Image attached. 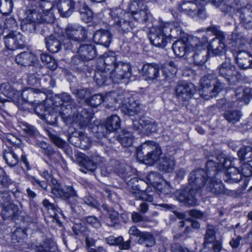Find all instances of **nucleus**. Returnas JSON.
I'll return each mask as SVG.
<instances>
[{
  "label": "nucleus",
  "instance_id": "5701e85b",
  "mask_svg": "<svg viewBox=\"0 0 252 252\" xmlns=\"http://www.w3.org/2000/svg\"><path fill=\"white\" fill-rule=\"evenodd\" d=\"M0 90L2 94L8 98L12 99L15 103H20L21 92L8 83H2L0 86Z\"/></svg>",
  "mask_w": 252,
  "mask_h": 252
},
{
  "label": "nucleus",
  "instance_id": "2eb2a0df",
  "mask_svg": "<svg viewBox=\"0 0 252 252\" xmlns=\"http://www.w3.org/2000/svg\"><path fill=\"white\" fill-rule=\"evenodd\" d=\"M120 103L122 104V111L125 114L128 116H132L138 114L142 109L139 101L132 96L128 97L124 95L122 100L120 102Z\"/></svg>",
  "mask_w": 252,
  "mask_h": 252
},
{
  "label": "nucleus",
  "instance_id": "f257e3e1",
  "mask_svg": "<svg viewBox=\"0 0 252 252\" xmlns=\"http://www.w3.org/2000/svg\"><path fill=\"white\" fill-rule=\"evenodd\" d=\"M216 176L211 178L207 170L206 171L202 169L193 170L190 174L189 179V190L181 191L177 196L178 200L190 206L194 205L196 203L195 193L197 190L204 187L207 177L208 183L206 186L208 191L216 195L224 193V187L220 181L215 180Z\"/></svg>",
  "mask_w": 252,
  "mask_h": 252
},
{
  "label": "nucleus",
  "instance_id": "79ce46f5",
  "mask_svg": "<svg viewBox=\"0 0 252 252\" xmlns=\"http://www.w3.org/2000/svg\"><path fill=\"white\" fill-rule=\"evenodd\" d=\"M242 114L239 111L230 110L224 114L225 119L230 123L234 124L239 121Z\"/></svg>",
  "mask_w": 252,
  "mask_h": 252
},
{
  "label": "nucleus",
  "instance_id": "a878e982",
  "mask_svg": "<svg viewBox=\"0 0 252 252\" xmlns=\"http://www.w3.org/2000/svg\"><path fill=\"white\" fill-rule=\"evenodd\" d=\"M116 55L114 53L105 54L103 56V64L100 67L97 68L96 71H101L104 73V76L110 71L113 69L117 64Z\"/></svg>",
  "mask_w": 252,
  "mask_h": 252
},
{
  "label": "nucleus",
  "instance_id": "9b49d317",
  "mask_svg": "<svg viewBox=\"0 0 252 252\" xmlns=\"http://www.w3.org/2000/svg\"><path fill=\"white\" fill-rule=\"evenodd\" d=\"M219 75L230 84H235L240 77L236 66L230 61H225L217 68Z\"/></svg>",
  "mask_w": 252,
  "mask_h": 252
},
{
  "label": "nucleus",
  "instance_id": "7ed1b4c3",
  "mask_svg": "<svg viewBox=\"0 0 252 252\" xmlns=\"http://www.w3.org/2000/svg\"><path fill=\"white\" fill-rule=\"evenodd\" d=\"M104 74L103 72L95 71L94 78L97 85H108L112 82L119 83L123 79L130 77L131 67L128 63L119 62L112 70L103 76Z\"/></svg>",
  "mask_w": 252,
  "mask_h": 252
},
{
  "label": "nucleus",
  "instance_id": "09e8293b",
  "mask_svg": "<svg viewBox=\"0 0 252 252\" xmlns=\"http://www.w3.org/2000/svg\"><path fill=\"white\" fill-rule=\"evenodd\" d=\"M13 7V0H0V12L2 15H9L12 12Z\"/></svg>",
  "mask_w": 252,
  "mask_h": 252
},
{
  "label": "nucleus",
  "instance_id": "58836bf2",
  "mask_svg": "<svg viewBox=\"0 0 252 252\" xmlns=\"http://www.w3.org/2000/svg\"><path fill=\"white\" fill-rule=\"evenodd\" d=\"M116 93L114 92H109L106 94L105 96H103V102L108 107H112L113 105L117 102H121L124 94H119L117 98H115Z\"/></svg>",
  "mask_w": 252,
  "mask_h": 252
},
{
  "label": "nucleus",
  "instance_id": "4be33fe9",
  "mask_svg": "<svg viewBox=\"0 0 252 252\" xmlns=\"http://www.w3.org/2000/svg\"><path fill=\"white\" fill-rule=\"evenodd\" d=\"M58 11L63 17H68L76 8V4L73 0H54Z\"/></svg>",
  "mask_w": 252,
  "mask_h": 252
},
{
  "label": "nucleus",
  "instance_id": "423d86ee",
  "mask_svg": "<svg viewBox=\"0 0 252 252\" xmlns=\"http://www.w3.org/2000/svg\"><path fill=\"white\" fill-rule=\"evenodd\" d=\"M200 95L205 99L216 96L222 90L223 85L211 74L203 77L200 82Z\"/></svg>",
  "mask_w": 252,
  "mask_h": 252
},
{
  "label": "nucleus",
  "instance_id": "e433bc0d",
  "mask_svg": "<svg viewBox=\"0 0 252 252\" xmlns=\"http://www.w3.org/2000/svg\"><path fill=\"white\" fill-rule=\"evenodd\" d=\"M45 43L47 49L52 53H56L61 48L60 41L52 35L45 38Z\"/></svg>",
  "mask_w": 252,
  "mask_h": 252
},
{
  "label": "nucleus",
  "instance_id": "680f3d73",
  "mask_svg": "<svg viewBox=\"0 0 252 252\" xmlns=\"http://www.w3.org/2000/svg\"><path fill=\"white\" fill-rule=\"evenodd\" d=\"M35 94V90L32 88H28L24 89L22 93H21V99L24 101H28L30 97H32V95Z\"/></svg>",
  "mask_w": 252,
  "mask_h": 252
},
{
  "label": "nucleus",
  "instance_id": "c9c22d12",
  "mask_svg": "<svg viewBox=\"0 0 252 252\" xmlns=\"http://www.w3.org/2000/svg\"><path fill=\"white\" fill-rule=\"evenodd\" d=\"M121 121L120 118L116 115L109 117L106 121L105 127L109 132L116 131L120 128Z\"/></svg>",
  "mask_w": 252,
  "mask_h": 252
},
{
  "label": "nucleus",
  "instance_id": "393cba45",
  "mask_svg": "<svg viewBox=\"0 0 252 252\" xmlns=\"http://www.w3.org/2000/svg\"><path fill=\"white\" fill-rule=\"evenodd\" d=\"M96 55V51L94 45L83 44L79 46L77 52L76 57L81 61L90 60Z\"/></svg>",
  "mask_w": 252,
  "mask_h": 252
},
{
  "label": "nucleus",
  "instance_id": "de8ad7c7",
  "mask_svg": "<svg viewBox=\"0 0 252 252\" xmlns=\"http://www.w3.org/2000/svg\"><path fill=\"white\" fill-rule=\"evenodd\" d=\"M53 186L52 187V193L57 198L64 200V186H62L55 179H52Z\"/></svg>",
  "mask_w": 252,
  "mask_h": 252
},
{
  "label": "nucleus",
  "instance_id": "dca6fc26",
  "mask_svg": "<svg viewBox=\"0 0 252 252\" xmlns=\"http://www.w3.org/2000/svg\"><path fill=\"white\" fill-rule=\"evenodd\" d=\"M5 47L10 50L22 49L25 46L23 35L16 32H10L4 37Z\"/></svg>",
  "mask_w": 252,
  "mask_h": 252
},
{
  "label": "nucleus",
  "instance_id": "3c124183",
  "mask_svg": "<svg viewBox=\"0 0 252 252\" xmlns=\"http://www.w3.org/2000/svg\"><path fill=\"white\" fill-rule=\"evenodd\" d=\"M21 128L23 131L31 137H36L39 135L37 129L33 126L27 123H22Z\"/></svg>",
  "mask_w": 252,
  "mask_h": 252
},
{
  "label": "nucleus",
  "instance_id": "6e6552de",
  "mask_svg": "<svg viewBox=\"0 0 252 252\" xmlns=\"http://www.w3.org/2000/svg\"><path fill=\"white\" fill-rule=\"evenodd\" d=\"M202 0H182L179 4L181 12L193 18L205 19L207 17Z\"/></svg>",
  "mask_w": 252,
  "mask_h": 252
},
{
  "label": "nucleus",
  "instance_id": "5fc2aeb1",
  "mask_svg": "<svg viewBox=\"0 0 252 252\" xmlns=\"http://www.w3.org/2000/svg\"><path fill=\"white\" fill-rule=\"evenodd\" d=\"M74 94L77 98L80 99H88V97L90 94V91L87 88H79L76 89L72 91Z\"/></svg>",
  "mask_w": 252,
  "mask_h": 252
},
{
  "label": "nucleus",
  "instance_id": "9d476101",
  "mask_svg": "<svg viewBox=\"0 0 252 252\" xmlns=\"http://www.w3.org/2000/svg\"><path fill=\"white\" fill-rule=\"evenodd\" d=\"M193 41L194 43H191V46L194 47V53L193 55L194 63L198 65H203L208 59L209 52L206 49L207 47V38L204 37L202 41H199L197 37H194Z\"/></svg>",
  "mask_w": 252,
  "mask_h": 252
},
{
  "label": "nucleus",
  "instance_id": "13d9d810",
  "mask_svg": "<svg viewBox=\"0 0 252 252\" xmlns=\"http://www.w3.org/2000/svg\"><path fill=\"white\" fill-rule=\"evenodd\" d=\"M47 133L50 140L55 145L60 148H62L64 147L65 142L63 140L57 136L53 134L49 130H47Z\"/></svg>",
  "mask_w": 252,
  "mask_h": 252
},
{
  "label": "nucleus",
  "instance_id": "603ef678",
  "mask_svg": "<svg viewBox=\"0 0 252 252\" xmlns=\"http://www.w3.org/2000/svg\"><path fill=\"white\" fill-rule=\"evenodd\" d=\"M139 241L140 243L147 247H152L156 243L155 238L149 233H143Z\"/></svg>",
  "mask_w": 252,
  "mask_h": 252
},
{
  "label": "nucleus",
  "instance_id": "cd10ccee",
  "mask_svg": "<svg viewBox=\"0 0 252 252\" xmlns=\"http://www.w3.org/2000/svg\"><path fill=\"white\" fill-rule=\"evenodd\" d=\"M155 127L154 123L145 118H141L139 121H134L133 123V128L138 134H140L143 130L146 132L154 131Z\"/></svg>",
  "mask_w": 252,
  "mask_h": 252
},
{
  "label": "nucleus",
  "instance_id": "c85d7f7f",
  "mask_svg": "<svg viewBox=\"0 0 252 252\" xmlns=\"http://www.w3.org/2000/svg\"><path fill=\"white\" fill-rule=\"evenodd\" d=\"M20 214L21 211L18 206L10 203L3 207L1 216L4 220H15L18 219Z\"/></svg>",
  "mask_w": 252,
  "mask_h": 252
},
{
  "label": "nucleus",
  "instance_id": "39448f33",
  "mask_svg": "<svg viewBox=\"0 0 252 252\" xmlns=\"http://www.w3.org/2000/svg\"><path fill=\"white\" fill-rule=\"evenodd\" d=\"M85 30L78 24L67 25L63 34V44L66 49L75 51L77 46L83 40Z\"/></svg>",
  "mask_w": 252,
  "mask_h": 252
},
{
  "label": "nucleus",
  "instance_id": "052dcab7",
  "mask_svg": "<svg viewBox=\"0 0 252 252\" xmlns=\"http://www.w3.org/2000/svg\"><path fill=\"white\" fill-rule=\"evenodd\" d=\"M35 252H52L49 241H44L40 245L36 246Z\"/></svg>",
  "mask_w": 252,
  "mask_h": 252
},
{
  "label": "nucleus",
  "instance_id": "f704fd0d",
  "mask_svg": "<svg viewBox=\"0 0 252 252\" xmlns=\"http://www.w3.org/2000/svg\"><path fill=\"white\" fill-rule=\"evenodd\" d=\"M244 3L241 0H224V5L221 10L224 12H231L240 10L243 7Z\"/></svg>",
  "mask_w": 252,
  "mask_h": 252
},
{
  "label": "nucleus",
  "instance_id": "412c9836",
  "mask_svg": "<svg viewBox=\"0 0 252 252\" xmlns=\"http://www.w3.org/2000/svg\"><path fill=\"white\" fill-rule=\"evenodd\" d=\"M236 63L240 69H252V55L245 51H238L234 53Z\"/></svg>",
  "mask_w": 252,
  "mask_h": 252
},
{
  "label": "nucleus",
  "instance_id": "4c0bfd02",
  "mask_svg": "<svg viewBox=\"0 0 252 252\" xmlns=\"http://www.w3.org/2000/svg\"><path fill=\"white\" fill-rule=\"evenodd\" d=\"M19 151H22L19 148L16 149V153L14 151L9 150L8 152L4 151L3 153V158L6 163L10 166H14L18 163V156L16 153Z\"/></svg>",
  "mask_w": 252,
  "mask_h": 252
},
{
  "label": "nucleus",
  "instance_id": "338daca9",
  "mask_svg": "<svg viewBox=\"0 0 252 252\" xmlns=\"http://www.w3.org/2000/svg\"><path fill=\"white\" fill-rule=\"evenodd\" d=\"M4 28L9 30H14L17 27L15 20L12 17L6 18L4 23Z\"/></svg>",
  "mask_w": 252,
  "mask_h": 252
},
{
  "label": "nucleus",
  "instance_id": "72a5a7b5",
  "mask_svg": "<svg viewBox=\"0 0 252 252\" xmlns=\"http://www.w3.org/2000/svg\"><path fill=\"white\" fill-rule=\"evenodd\" d=\"M159 169L165 172H171L174 169L175 161L173 157L165 156L160 158L158 161Z\"/></svg>",
  "mask_w": 252,
  "mask_h": 252
},
{
  "label": "nucleus",
  "instance_id": "bb28decb",
  "mask_svg": "<svg viewBox=\"0 0 252 252\" xmlns=\"http://www.w3.org/2000/svg\"><path fill=\"white\" fill-rule=\"evenodd\" d=\"M111 34L108 31L99 30L95 32L93 40L94 43L107 47L111 42Z\"/></svg>",
  "mask_w": 252,
  "mask_h": 252
},
{
  "label": "nucleus",
  "instance_id": "bf43d9fd",
  "mask_svg": "<svg viewBox=\"0 0 252 252\" xmlns=\"http://www.w3.org/2000/svg\"><path fill=\"white\" fill-rule=\"evenodd\" d=\"M64 200H67L70 197L77 196L76 191L70 186H64Z\"/></svg>",
  "mask_w": 252,
  "mask_h": 252
},
{
  "label": "nucleus",
  "instance_id": "1a4fd4ad",
  "mask_svg": "<svg viewBox=\"0 0 252 252\" xmlns=\"http://www.w3.org/2000/svg\"><path fill=\"white\" fill-rule=\"evenodd\" d=\"M129 9L130 17L139 23L147 22L151 16L150 12L145 5V0H131Z\"/></svg>",
  "mask_w": 252,
  "mask_h": 252
},
{
  "label": "nucleus",
  "instance_id": "69168bd1",
  "mask_svg": "<svg viewBox=\"0 0 252 252\" xmlns=\"http://www.w3.org/2000/svg\"><path fill=\"white\" fill-rule=\"evenodd\" d=\"M240 173L242 176L249 177L252 175V166L248 162H245L241 166Z\"/></svg>",
  "mask_w": 252,
  "mask_h": 252
},
{
  "label": "nucleus",
  "instance_id": "aec40b11",
  "mask_svg": "<svg viewBox=\"0 0 252 252\" xmlns=\"http://www.w3.org/2000/svg\"><path fill=\"white\" fill-rule=\"evenodd\" d=\"M100 161V157L97 156L89 157L85 155L81 157L79 165L82 167L80 171L86 173L87 171L93 172L97 167V164Z\"/></svg>",
  "mask_w": 252,
  "mask_h": 252
},
{
  "label": "nucleus",
  "instance_id": "b1692460",
  "mask_svg": "<svg viewBox=\"0 0 252 252\" xmlns=\"http://www.w3.org/2000/svg\"><path fill=\"white\" fill-rule=\"evenodd\" d=\"M207 50L209 52H211L215 56H221L224 54L226 50V46L223 38L217 37L213 38L210 42Z\"/></svg>",
  "mask_w": 252,
  "mask_h": 252
},
{
  "label": "nucleus",
  "instance_id": "f8f14e48",
  "mask_svg": "<svg viewBox=\"0 0 252 252\" xmlns=\"http://www.w3.org/2000/svg\"><path fill=\"white\" fill-rule=\"evenodd\" d=\"M57 98L61 100L62 103H59V105L54 103L52 108L53 112L59 113L63 118L68 117L70 119V116L66 115L69 113L74 105V101L71 99V96L67 93H63L58 94Z\"/></svg>",
  "mask_w": 252,
  "mask_h": 252
},
{
  "label": "nucleus",
  "instance_id": "473e14b6",
  "mask_svg": "<svg viewBox=\"0 0 252 252\" xmlns=\"http://www.w3.org/2000/svg\"><path fill=\"white\" fill-rule=\"evenodd\" d=\"M36 60V57L31 52H23L15 57L16 62L20 65L27 66L31 65Z\"/></svg>",
  "mask_w": 252,
  "mask_h": 252
},
{
  "label": "nucleus",
  "instance_id": "c03bdc74",
  "mask_svg": "<svg viewBox=\"0 0 252 252\" xmlns=\"http://www.w3.org/2000/svg\"><path fill=\"white\" fill-rule=\"evenodd\" d=\"M162 72L164 76V78L162 80L173 77L177 72V69L174 63L173 62H170L168 63L165 64L163 67Z\"/></svg>",
  "mask_w": 252,
  "mask_h": 252
},
{
  "label": "nucleus",
  "instance_id": "a18cd8bd",
  "mask_svg": "<svg viewBox=\"0 0 252 252\" xmlns=\"http://www.w3.org/2000/svg\"><path fill=\"white\" fill-rule=\"evenodd\" d=\"M102 208L109 215V218L110 221L109 222H107L108 225L111 226H114L115 224L118 223L119 213L112 209L109 208L105 204L102 205Z\"/></svg>",
  "mask_w": 252,
  "mask_h": 252
},
{
  "label": "nucleus",
  "instance_id": "ea45409f",
  "mask_svg": "<svg viewBox=\"0 0 252 252\" xmlns=\"http://www.w3.org/2000/svg\"><path fill=\"white\" fill-rule=\"evenodd\" d=\"M76 8L78 9L83 20H86L87 21L91 20L93 17V13L84 2L79 1L76 4Z\"/></svg>",
  "mask_w": 252,
  "mask_h": 252
},
{
  "label": "nucleus",
  "instance_id": "7c9ffc66",
  "mask_svg": "<svg viewBox=\"0 0 252 252\" xmlns=\"http://www.w3.org/2000/svg\"><path fill=\"white\" fill-rule=\"evenodd\" d=\"M163 30L165 32V36H168L169 39L170 37L178 38L183 32L181 27L178 24L170 23H162Z\"/></svg>",
  "mask_w": 252,
  "mask_h": 252
},
{
  "label": "nucleus",
  "instance_id": "ddd939ff",
  "mask_svg": "<svg viewBox=\"0 0 252 252\" xmlns=\"http://www.w3.org/2000/svg\"><path fill=\"white\" fill-rule=\"evenodd\" d=\"M218 160L219 162L217 163L212 160H209L206 163V170L211 178L218 175L219 171L225 168L227 170L231 167V161L229 159L223 157L222 155H220L218 157Z\"/></svg>",
  "mask_w": 252,
  "mask_h": 252
},
{
  "label": "nucleus",
  "instance_id": "774afa93",
  "mask_svg": "<svg viewBox=\"0 0 252 252\" xmlns=\"http://www.w3.org/2000/svg\"><path fill=\"white\" fill-rule=\"evenodd\" d=\"M123 238L122 236L118 237H115L114 236H110L106 238L105 240V242L110 245L119 246L122 241H123Z\"/></svg>",
  "mask_w": 252,
  "mask_h": 252
},
{
  "label": "nucleus",
  "instance_id": "a19ab883",
  "mask_svg": "<svg viewBox=\"0 0 252 252\" xmlns=\"http://www.w3.org/2000/svg\"><path fill=\"white\" fill-rule=\"evenodd\" d=\"M172 49L177 56L183 57L186 53V44L183 40H177L172 45Z\"/></svg>",
  "mask_w": 252,
  "mask_h": 252
},
{
  "label": "nucleus",
  "instance_id": "0eeeda50",
  "mask_svg": "<svg viewBox=\"0 0 252 252\" xmlns=\"http://www.w3.org/2000/svg\"><path fill=\"white\" fill-rule=\"evenodd\" d=\"M109 14L114 21V29L120 33H127L136 27L134 23L129 21L130 14L121 8L112 9Z\"/></svg>",
  "mask_w": 252,
  "mask_h": 252
},
{
  "label": "nucleus",
  "instance_id": "a211bd4d",
  "mask_svg": "<svg viewBox=\"0 0 252 252\" xmlns=\"http://www.w3.org/2000/svg\"><path fill=\"white\" fill-rule=\"evenodd\" d=\"M93 117L94 113L91 109H82L78 111L76 116H72L68 123L77 124L81 128H84L91 125V121Z\"/></svg>",
  "mask_w": 252,
  "mask_h": 252
},
{
  "label": "nucleus",
  "instance_id": "37998d69",
  "mask_svg": "<svg viewBox=\"0 0 252 252\" xmlns=\"http://www.w3.org/2000/svg\"><path fill=\"white\" fill-rule=\"evenodd\" d=\"M236 96L238 99L243 100L246 103H248L250 99L252 98V88L238 89L236 90Z\"/></svg>",
  "mask_w": 252,
  "mask_h": 252
},
{
  "label": "nucleus",
  "instance_id": "6e6d98bb",
  "mask_svg": "<svg viewBox=\"0 0 252 252\" xmlns=\"http://www.w3.org/2000/svg\"><path fill=\"white\" fill-rule=\"evenodd\" d=\"M161 178V175L157 172H150L146 177V183L147 184L154 185L159 183Z\"/></svg>",
  "mask_w": 252,
  "mask_h": 252
},
{
  "label": "nucleus",
  "instance_id": "f03ea898",
  "mask_svg": "<svg viewBox=\"0 0 252 252\" xmlns=\"http://www.w3.org/2000/svg\"><path fill=\"white\" fill-rule=\"evenodd\" d=\"M53 7L52 2L43 1L39 3L38 6H32L29 8L30 15H29L26 19L21 23L22 30L27 32H34L35 29V23H52L54 21V18L51 10Z\"/></svg>",
  "mask_w": 252,
  "mask_h": 252
},
{
  "label": "nucleus",
  "instance_id": "6ab92c4d",
  "mask_svg": "<svg viewBox=\"0 0 252 252\" xmlns=\"http://www.w3.org/2000/svg\"><path fill=\"white\" fill-rule=\"evenodd\" d=\"M142 74L148 81L156 82L162 80L159 73V67L156 63H146L143 65Z\"/></svg>",
  "mask_w": 252,
  "mask_h": 252
},
{
  "label": "nucleus",
  "instance_id": "4d7b16f0",
  "mask_svg": "<svg viewBox=\"0 0 252 252\" xmlns=\"http://www.w3.org/2000/svg\"><path fill=\"white\" fill-rule=\"evenodd\" d=\"M85 101L92 107H96L103 102V96L100 94H96L91 96L89 100L86 99Z\"/></svg>",
  "mask_w": 252,
  "mask_h": 252
},
{
  "label": "nucleus",
  "instance_id": "864d4df0",
  "mask_svg": "<svg viewBox=\"0 0 252 252\" xmlns=\"http://www.w3.org/2000/svg\"><path fill=\"white\" fill-rule=\"evenodd\" d=\"M133 136L131 132H125L119 138L120 143L124 147H129L132 145Z\"/></svg>",
  "mask_w": 252,
  "mask_h": 252
},
{
  "label": "nucleus",
  "instance_id": "2f4dec72",
  "mask_svg": "<svg viewBox=\"0 0 252 252\" xmlns=\"http://www.w3.org/2000/svg\"><path fill=\"white\" fill-rule=\"evenodd\" d=\"M224 174V181L229 184L237 183L242 179L240 170L235 167L229 168Z\"/></svg>",
  "mask_w": 252,
  "mask_h": 252
},
{
  "label": "nucleus",
  "instance_id": "20e7f679",
  "mask_svg": "<svg viewBox=\"0 0 252 252\" xmlns=\"http://www.w3.org/2000/svg\"><path fill=\"white\" fill-rule=\"evenodd\" d=\"M161 154L159 145L153 141H146L136 150L137 158L148 164L158 162Z\"/></svg>",
  "mask_w": 252,
  "mask_h": 252
},
{
  "label": "nucleus",
  "instance_id": "c756f323",
  "mask_svg": "<svg viewBox=\"0 0 252 252\" xmlns=\"http://www.w3.org/2000/svg\"><path fill=\"white\" fill-rule=\"evenodd\" d=\"M241 23L247 29L252 27V5L247 4L240 10Z\"/></svg>",
  "mask_w": 252,
  "mask_h": 252
},
{
  "label": "nucleus",
  "instance_id": "4468645a",
  "mask_svg": "<svg viewBox=\"0 0 252 252\" xmlns=\"http://www.w3.org/2000/svg\"><path fill=\"white\" fill-rule=\"evenodd\" d=\"M163 25L161 23L156 29L151 30L149 39L151 44L156 47L163 48L169 40L168 36H165Z\"/></svg>",
  "mask_w": 252,
  "mask_h": 252
},
{
  "label": "nucleus",
  "instance_id": "8fccbe9b",
  "mask_svg": "<svg viewBox=\"0 0 252 252\" xmlns=\"http://www.w3.org/2000/svg\"><path fill=\"white\" fill-rule=\"evenodd\" d=\"M238 155L241 160H247L249 162L252 159V148L250 146H244L238 152Z\"/></svg>",
  "mask_w": 252,
  "mask_h": 252
},
{
  "label": "nucleus",
  "instance_id": "e2e57ef3",
  "mask_svg": "<svg viewBox=\"0 0 252 252\" xmlns=\"http://www.w3.org/2000/svg\"><path fill=\"white\" fill-rule=\"evenodd\" d=\"M85 220L88 224L95 228H99L101 226V222L94 216L87 217L85 218Z\"/></svg>",
  "mask_w": 252,
  "mask_h": 252
},
{
  "label": "nucleus",
  "instance_id": "0e129e2a",
  "mask_svg": "<svg viewBox=\"0 0 252 252\" xmlns=\"http://www.w3.org/2000/svg\"><path fill=\"white\" fill-rule=\"evenodd\" d=\"M43 206L48 210L52 211L54 213V216H56V212H59V208H57L56 205L50 202L48 199H44L42 202Z\"/></svg>",
  "mask_w": 252,
  "mask_h": 252
},
{
  "label": "nucleus",
  "instance_id": "f3484780",
  "mask_svg": "<svg viewBox=\"0 0 252 252\" xmlns=\"http://www.w3.org/2000/svg\"><path fill=\"white\" fill-rule=\"evenodd\" d=\"M196 91L195 86L192 83H180L176 88L177 97L180 101L189 100Z\"/></svg>",
  "mask_w": 252,
  "mask_h": 252
},
{
  "label": "nucleus",
  "instance_id": "49530a36",
  "mask_svg": "<svg viewBox=\"0 0 252 252\" xmlns=\"http://www.w3.org/2000/svg\"><path fill=\"white\" fill-rule=\"evenodd\" d=\"M216 240L215 232L214 230V226H209L204 238V242L203 243V246L205 248L210 249L209 247L210 244H211L213 242Z\"/></svg>",
  "mask_w": 252,
  "mask_h": 252
}]
</instances>
